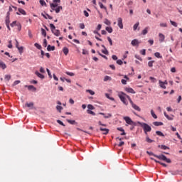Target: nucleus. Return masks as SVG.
Listing matches in <instances>:
<instances>
[{
	"label": "nucleus",
	"mask_w": 182,
	"mask_h": 182,
	"mask_svg": "<svg viewBox=\"0 0 182 182\" xmlns=\"http://www.w3.org/2000/svg\"><path fill=\"white\" fill-rule=\"evenodd\" d=\"M146 153L147 154H149V156H154V157L159 159V160H162L163 161H166V163H171V160L170 159H167V157L165 155H156L153 152L149 151H147Z\"/></svg>",
	"instance_id": "f257e3e1"
},
{
	"label": "nucleus",
	"mask_w": 182,
	"mask_h": 182,
	"mask_svg": "<svg viewBox=\"0 0 182 182\" xmlns=\"http://www.w3.org/2000/svg\"><path fill=\"white\" fill-rule=\"evenodd\" d=\"M121 102H122V103H124V105H127V101H126V97L127 99H128V100L130 101V97L126 94H124V92H120L118 95Z\"/></svg>",
	"instance_id": "f03ea898"
},
{
	"label": "nucleus",
	"mask_w": 182,
	"mask_h": 182,
	"mask_svg": "<svg viewBox=\"0 0 182 182\" xmlns=\"http://www.w3.org/2000/svg\"><path fill=\"white\" fill-rule=\"evenodd\" d=\"M139 124H140L141 127H142L145 134L147 135V133L149 132H151V127H150V125H149L144 122H139Z\"/></svg>",
	"instance_id": "7ed1b4c3"
},
{
	"label": "nucleus",
	"mask_w": 182,
	"mask_h": 182,
	"mask_svg": "<svg viewBox=\"0 0 182 182\" xmlns=\"http://www.w3.org/2000/svg\"><path fill=\"white\" fill-rule=\"evenodd\" d=\"M129 103L132 105V107H133V109H134L135 110H137V112H140V110H141L139 106L133 103V101L132 100V99H129Z\"/></svg>",
	"instance_id": "20e7f679"
},
{
	"label": "nucleus",
	"mask_w": 182,
	"mask_h": 182,
	"mask_svg": "<svg viewBox=\"0 0 182 182\" xmlns=\"http://www.w3.org/2000/svg\"><path fill=\"white\" fill-rule=\"evenodd\" d=\"M124 120L127 124H133V120L129 117H124Z\"/></svg>",
	"instance_id": "39448f33"
},
{
	"label": "nucleus",
	"mask_w": 182,
	"mask_h": 182,
	"mask_svg": "<svg viewBox=\"0 0 182 182\" xmlns=\"http://www.w3.org/2000/svg\"><path fill=\"white\" fill-rule=\"evenodd\" d=\"M117 22H118V26L120 29H123V19L122 18L119 17L117 18Z\"/></svg>",
	"instance_id": "423d86ee"
},
{
	"label": "nucleus",
	"mask_w": 182,
	"mask_h": 182,
	"mask_svg": "<svg viewBox=\"0 0 182 182\" xmlns=\"http://www.w3.org/2000/svg\"><path fill=\"white\" fill-rule=\"evenodd\" d=\"M139 43L140 42H139V40L137 39H134L131 42V45H132V46H139Z\"/></svg>",
	"instance_id": "0eeeda50"
},
{
	"label": "nucleus",
	"mask_w": 182,
	"mask_h": 182,
	"mask_svg": "<svg viewBox=\"0 0 182 182\" xmlns=\"http://www.w3.org/2000/svg\"><path fill=\"white\" fill-rule=\"evenodd\" d=\"M100 130L102 132V134H109V129L100 127Z\"/></svg>",
	"instance_id": "6e6552de"
},
{
	"label": "nucleus",
	"mask_w": 182,
	"mask_h": 182,
	"mask_svg": "<svg viewBox=\"0 0 182 182\" xmlns=\"http://www.w3.org/2000/svg\"><path fill=\"white\" fill-rule=\"evenodd\" d=\"M25 87H27L29 90L36 92V87H35L33 85H25Z\"/></svg>",
	"instance_id": "1a4fd4ad"
},
{
	"label": "nucleus",
	"mask_w": 182,
	"mask_h": 182,
	"mask_svg": "<svg viewBox=\"0 0 182 182\" xmlns=\"http://www.w3.org/2000/svg\"><path fill=\"white\" fill-rule=\"evenodd\" d=\"M159 41L164 42V39H166V37L164 36V35L161 33H159Z\"/></svg>",
	"instance_id": "9d476101"
},
{
	"label": "nucleus",
	"mask_w": 182,
	"mask_h": 182,
	"mask_svg": "<svg viewBox=\"0 0 182 182\" xmlns=\"http://www.w3.org/2000/svg\"><path fill=\"white\" fill-rule=\"evenodd\" d=\"M35 75H36V76H38V77H40V79H45V76L43 75H42L41 73H40L38 70H36L35 72Z\"/></svg>",
	"instance_id": "9b49d317"
},
{
	"label": "nucleus",
	"mask_w": 182,
	"mask_h": 182,
	"mask_svg": "<svg viewBox=\"0 0 182 182\" xmlns=\"http://www.w3.org/2000/svg\"><path fill=\"white\" fill-rule=\"evenodd\" d=\"M25 107H29L30 109H33V102L26 103Z\"/></svg>",
	"instance_id": "f8f14e48"
},
{
	"label": "nucleus",
	"mask_w": 182,
	"mask_h": 182,
	"mask_svg": "<svg viewBox=\"0 0 182 182\" xmlns=\"http://www.w3.org/2000/svg\"><path fill=\"white\" fill-rule=\"evenodd\" d=\"M100 114L104 116L105 119H110V117H112V114H107V115H105V113L100 112Z\"/></svg>",
	"instance_id": "ddd939ff"
},
{
	"label": "nucleus",
	"mask_w": 182,
	"mask_h": 182,
	"mask_svg": "<svg viewBox=\"0 0 182 182\" xmlns=\"http://www.w3.org/2000/svg\"><path fill=\"white\" fill-rule=\"evenodd\" d=\"M52 33L55 35V36H59L60 35V31L59 30H54L52 31Z\"/></svg>",
	"instance_id": "4468645a"
},
{
	"label": "nucleus",
	"mask_w": 182,
	"mask_h": 182,
	"mask_svg": "<svg viewBox=\"0 0 182 182\" xmlns=\"http://www.w3.org/2000/svg\"><path fill=\"white\" fill-rule=\"evenodd\" d=\"M50 6L52 11H55V8H58V3L50 4Z\"/></svg>",
	"instance_id": "2eb2a0df"
},
{
	"label": "nucleus",
	"mask_w": 182,
	"mask_h": 182,
	"mask_svg": "<svg viewBox=\"0 0 182 182\" xmlns=\"http://www.w3.org/2000/svg\"><path fill=\"white\" fill-rule=\"evenodd\" d=\"M159 86H160V87H161V89H166V87L164 85V82L163 81L159 80Z\"/></svg>",
	"instance_id": "dca6fc26"
},
{
	"label": "nucleus",
	"mask_w": 182,
	"mask_h": 182,
	"mask_svg": "<svg viewBox=\"0 0 182 182\" xmlns=\"http://www.w3.org/2000/svg\"><path fill=\"white\" fill-rule=\"evenodd\" d=\"M126 92H127L128 93H132V94L136 93V92H134V90H133V88H126Z\"/></svg>",
	"instance_id": "f3484780"
},
{
	"label": "nucleus",
	"mask_w": 182,
	"mask_h": 182,
	"mask_svg": "<svg viewBox=\"0 0 182 182\" xmlns=\"http://www.w3.org/2000/svg\"><path fill=\"white\" fill-rule=\"evenodd\" d=\"M47 50L48 52H50V50H55V46H50V45H48L47 47Z\"/></svg>",
	"instance_id": "a211bd4d"
},
{
	"label": "nucleus",
	"mask_w": 182,
	"mask_h": 182,
	"mask_svg": "<svg viewBox=\"0 0 182 182\" xmlns=\"http://www.w3.org/2000/svg\"><path fill=\"white\" fill-rule=\"evenodd\" d=\"M63 52L64 55H68V53H69V48H68L67 47H64L63 49Z\"/></svg>",
	"instance_id": "6ab92c4d"
},
{
	"label": "nucleus",
	"mask_w": 182,
	"mask_h": 182,
	"mask_svg": "<svg viewBox=\"0 0 182 182\" xmlns=\"http://www.w3.org/2000/svg\"><path fill=\"white\" fill-rule=\"evenodd\" d=\"M68 123L70 124H77V122L75 120L67 119Z\"/></svg>",
	"instance_id": "aec40b11"
},
{
	"label": "nucleus",
	"mask_w": 182,
	"mask_h": 182,
	"mask_svg": "<svg viewBox=\"0 0 182 182\" xmlns=\"http://www.w3.org/2000/svg\"><path fill=\"white\" fill-rule=\"evenodd\" d=\"M154 126H163V122H154L153 123Z\"/></svg>",
	"instance_id": "412c9836"
},
{
	"label": "nucleus",
	"mask_w": 182,
	"mask_h": 182,
	"mask_svg": "<svg viewBox=\"0 0 182 182\" xmlns=\"http://www.w3.org/2000/svg\"><path fill=\"white\" fill-rule=\"evenodd\" d=\"M60 9H63V7L61 6H59L56 9H55L54 11H55L56 14H59L60 12Z\"/></svg>",
	"instance_id": "4be33fe9"
},
{
	"label": "nucleus",
	"mask_w": 182,
	"mask_h": 182,
	"mask_svg": "<svg viewBox=\"0 0 182 182\" xmlns=\"http://www.w3.org/2000/svg\"><path fill=\"white\" fill-rule=\"evenodd\" d=\"M99 5L101 9H105V11H107V8H106V6H105V5L102 4V2H99Z\"/></svg>",
	"instance_id": "5701e85b"
},
{
	"label": "nucleus",
	"mask_w": 182,
	"mask_h": 182,
	"mask_svg": "<svg viewBox=\"0 0 182 182\" xmlns=\"http://www.w3.org/2000/svg\"><path fill=\"white\" fill-rule=\"evenodd\" d=\"M164 114L165 117H166V119H168V120H173V117L168 116V114H167V113L166 112H164Z\"/></svg>",
	"instance_id": "b1692460"
},
{
	"label": "nucleus",
	"mask_w": 182,
	"mask_h": 182,
	"mask_svg": "<svg viewBox=\"0 0 182 182\" xmlns=\"http://www.w3.org/2000/svg\"><path fill=\"white\" fill-rule=\"evenodd\" d=\"M154 56H156V58H159V59H161L163 58V56H161V55H160V53L159 52L155 53Z\"/></svg>",
	"instance_id": "393cba45"
},
{
	"label": "nucleus",
	"mask_w": 182,
	"mask_h": 182,
	"mask_svg": "<svg viewBox=\"0 0 182 182\" xmlns=\"http://www.w3.org/2000/svg\"><path fill=\"white\" fill-rule=\"evenodd\" d=\"M156 134H157V136H161V137H164V134H163V132L160 131H156Z\"/></svg>",
	"instance_id": "a878e982"
},
{
	"label": "nucleus",
	"mask_w": 182,
	"mask_h": 182,
	"mask_svg": "<svg viewBox=\"0 0 182 182\" xmlns=\"http://www.w3.org/2000/svg\"><path fill=\"white\" fill-rule=\"evenodd\" d=\"M87 112L88 113V114H92V116H96V113H95V112H93L90 109H87Z\"/></svg>",
	"instance_id": "bb28decb"
},
{
	"label": "nucleus",
	"mask_w": 182,
	"mask_h": 182,
	"mask_svg": "<svg viewBox=\"0 0 182 182\" xmlns=\"http://www.w3.org/2000/svg\"><path fill=\"white\" fill-rule=\"evenodd\" d=\"M18 12H20V14H21V15H26V11H25V10H23L22 9H18Z\"/></svg>",
	"instance_id": "cd10ccee"
},
{
	"label": "nucleus",
	"mask_w": 182,
	"mask_h": 182,
	"mask_svg": "<svg viewBox=\"0 0 182 182\" xmlns=\"http://www.w3.org/2000/svg\"><path fill=\"white\" fill-rule=\"evenodd\" d=\"M105 29L109 33H112V32H113V28L112 27H106Z\"/></svg>",
	"instance_id": "c85d7f7f"
},
{
	"label": "nucleus",
	"mask_w": 182,
	"mask_h": 182,
	"mask_svg": "<svg viewBox=\"0 0 182 182\" xmlns=\"http://www.w3.org/2000/svg\"><path fill=\"white\" fill-rule=\"evenodd\" d=\"M151 114L154 119H157V115L154 113V111L153 109L151 110Z\"/></svg>",
	"instance_id": "c756f323"
},
{
	"label": "nucleus",
	"mask_w": 182,
	"mask_h": 182,
	"mask_svg": "<svg viewBox=\"0 0 182 182\" xmlns=\"http://www.w3.org/2000/svg\"><path fill=\"white\" fill-rule=\"evenodd\" d=\"M4 79L7 80V82H9V80H11V75H6Z\"/></svg>",
	"instance_id": "7c9ffc66"
},
{
	"label": "nucleus",
	"mask_w": 182,
	"mask_h": 182,
	"mask_svg": "<svg viewBox=\"0 0 182 182\" xmlns=\"http://www.w3.org/2000/svg\"><path fill=\"white\" fill-rule=\"evenodd\" d=\"M50 28L51 32H53V31L56 30V27L53 23L50 24Z\"/></svg>",
	"instance_id": "2f4dec72"
},
{
	"label": "nucleus",
	"mask_w": 182,
	"mask_h": 182,
	"mask_svg": "<svg viewBox=\"0 0 182 182\" xmlns=\"http://www.w3.org/2000/svg\"><path fill=\"white\" fill-rule=\"evenodd\" d=\"M41 34L43 36H44V38H46V31L45 29L41 28Z\"/></svg>",
	"instance_id": "473e14b6"
},
{
	"label": "nucleus",
	"mask_w": 182,
	"mask_h": 182,
	"mask_svg": "<svg viewBox=\"0 0 182 182\" xmlns=\"http://www.w3.org/2000/svg\"><path fill=\"white\" fill-rule=\"evenodd\" d=\"M56 109L58 110V112H60V113L62 112V110H63V107L60 105H57Z\"/></svg>",
	"instance_id": "72a5a7b5"
},
{
	"label": "nucleus",
	"mask_w": 182,
	"mask_h": 182,
	"mask_svg": "<svg viewBox=\"0 0 182 182\" xmlns=\"http://www.w3.org/2000/svg\"><path fill=\"white\" fill-rule=\"evenodd\" d=\"M0 68H2L3 69H6V65L3 62H0Z\"/></svg>",
	"instance_id": "f704fd0d"
},
{
	"label": "nucleus",
	"mask_w": 182,
	"mask_h": 182,
	"mask_svg": "<svg viewBox=\"0 0 182 182\" xmlns=\"http://www.w3.org/2000/svg\"><path fill=\"white\" fill-rule=\"evenodd\" d=\"M107 80H112V77L106 75L104 78V82H107Z\"/></svg>",
	"instance_id": "c9c22d12"
},
{
	"label": "nucleus",
	"mask_w": 182,
	"mask_h": 182,
	"mask_svg": "<svg viewBox=\"0 0 182 182\" xmlns=\"http://www.w3.org/2000/svg\"><path fill=\"white\" fill-rule=\"evenodd\" d=\"M104 23H105V25H110L112 23L110 22V21H109V19L107 18H105V21H104Z\"/></svg>",
	"instance_id": "e433bc0d"
},
{
	"label": "nucleus",
	"mask_w": 182,
	"mask_h": 182,
	"mask_svg": "<svg viewBox=\"0 0 182 182\" xmlns=\"http://www.w3.org/2000/svg\"><path fill=\"white\" fill-rule=\"evenodd\" d=\"M159 147L162 149V150H167V149H168V147L166 145H161V146L159 145Z\"/></svg>",
	"instance_id": "4c0bfd02"
},
{
	"label": "nucleus",
	"mask_w": 182,
	"mask_h": 182,
	"mask_svg": "<svg viewBox=\"0 0 182 182\" xmlns=\"http://www.w3.org/2000/svg\"><path fill=\"white\" fill-rule=\"evenodd\" d=\"M43 46H44V48H46V46H48V41H46V38L43 39Z\"/></svg>",
	"instance_id": "58836bf2"
},
{
	"label": "nucleus",
	"mask_w": 182,
	"mask_h": 182,
	"mask_svg": "<svg viewBox=\"0 0 182 182\" xmlns=\"http://www.w3.org/2000/svg\"><path fill=\"white\" fill-rule=\"evenodd\" d=\"M149 28H145L143 31H142V35H147V32H148V30Z\"/></svg>",
	"instance_id": "ea45409f"
},
{
	"label": "nucleus",
	"mask_w": 182,
	"mask_h": 182,
	"mask_svg": "<svg viewBox=\"0 0 182 182\" xmlns=\"http://www.w3.org/2000/svg\"><path fill=\"white\" fill-rule=\"evenodd\" d=\"M34 46H36V48H37V49H42V46H41L40 44H38V43H36L34 44Z\"/></svg>",
	"instance_id": "a19ab883"
},
{
	"label": "nucleus",
	"mask_w": 182,
	"mask_h": 182,
	"mask_svg": "<svg viewBox=\"0 0 182 182\" xmlns=\"http://www.w3.org/2000/svg\"><path fill=\"white\" fill-rule=\"evenodd\" d=\"M139 22H137L136 23H135L134 25V27H133L134 31H136L137 29V28H139Z\"/></svg>",
	"instance_id": "79ce46f5"
},
{
	"label": "nucleus",
	"mask_w": 182,
	"mask_h": 182,
	"mask_svg": "<svg viewBox=\"0 0 182 182\" xmlns=\"http://www.w3.org/2000/svg\"><path fill=\"white\" fill-rule=\"evenodd\" d=\"M171 24L174 26L175 28H177V23L176 21H170Z\"/></svg>",
	"instance_id": "37998d69"
},
{
	"label": "nucleus",
	"mask_w": 182,
	"mask_h": 182,
	"mask_svg": "<svg viewBox=\"0 0 182 182\" xmlns=\"http://www.w3.org/2000/svg\"><path fill=\"white\" fill-rule=\"evenodd\" d=\"M102 53H104V55H109V51L106 48H104V50H102Z\"/></svg>",
	"instance_id": "c03bdc74"
},
{
	"label": "nucleus",
	"mask_w": 182,
	"mask_h": 182,
	"mask_svg": "<svg viewBox=\"0 0 182 182\" xmlns=\"http://www.w3.org/2000/svg\"><path fill=\"white\" fill-rule=\"evenodd\" d=\"M107 41L109 42V45L111 46H113V41H112V38L110 37H107Z\"/></svg>",
	"instance_id": "a18cd8bd"
},
{
	"label": "nucleus",
	"mask_w": 182,
	"mask_h": 182,
	"mask_svg": "<svg viewBox=\"0 0 182 182\" xmlns=\"http://www.w3.org/2000/svg\"><path fill=\"white\" fill-rule=\"evenodd\" d=\"M153 63H154V60L149 61V62L148 63V66H149V68H153Z\"/></svg>",
	"instance_id": "49530a36"
},
{
	"label": "nucleus",
	"mask_w": 182,
	"mask_h": 182,
	"mask_svg": "<svg viewBox=\"0 0 182 182\" xmlns=\"http://www.w3.org/2000/svg\"><path fill=\"white\" fill-rule=\"evenodd\" d=\"M86 92L87 93H90V95H92V96H93V95H95V92L92 90H87Z\"/></svg>",
	"instance_id": "de8ad7c7"
},
{
	"label": "nucleus",
	"mask_w": 182,
	"mask_h": 182,
	"mask_svg": "<svg viewBox=\"0 0 182 182\" xmlns=\"http://www.w3.org/2000/svg\"><path fill=\"white\" fill-rule=\"evenodd\" d=\"M160 26L161 28H167V23H160Z\"/></svg>",
	"instance_id": "09e8293b"
},
{
	"label": "nucleus",
	"mask_w": 182,
	"mask_h": 182,
	"mask_svg": "<svg viewBox=\"0 0 182 182\" xmlns=\"http://www.w3.org/2000/svg\"><path fill=\"white\" fill-rule=\"evenodd\" d=\"M87 107H88V110H93L95 109V107H93V105H88Z\"/></svg>",
	"instance_id": "8fccbe9b"
},
{
	"label": "nucleus",
	"mask_w": 182,
	"mask_h": 182,
	"mask_svg": "<svg viewBox=\"0 0 182 182\" xmlns=\"http://www.w3.org/2000/svg\"><path fill=\"white\" fill-rule=\"evenodd\" d=\"M40 4L41 5H42V6H46V2H45V1L43 0H40Z\"/></svg>",
	"instance_id": "3c124183"
},
{
	"label": "nucleus",
	"mask_w": 182,
	"mask_h": 182,
	"mask_svg": "<svg viewBox=\"0 0 182 182\" xmlns=\"http://www.w3.org/2000/svg\"><path fill=\"white\" fill-rule=\"evenodd\" d=\"M19 83H21V80H16L13 83V86H16V85H19Z\"/></svg>",
	"instance_id": "603ef678"
},
{
	"label": "nucleus",
	"mask_w": 182,
	"mask_h": 182,
	"mask_svg": "<svg viewBox=\"0 0 182 182\" xmlns=\"http://www.w3.org/2000/svg\"><path fill=\"white\" fill-rule=\"evenodd\" d=\"M147 143H153V140H151L150 138H149V136L146 138Z\"/></svg>",
	"instance_id": "864d4df0"
},
{
	"label": "nucleus",
	"mask_w": 182,
	"mask_h": 182,
	"mask_svg": "<svg viewBox=\"0 0 182 182\" xmlns=\"http://www.w3.org/2000/svg\"><path fill=\"white\" fill-rule=\"evenodd\" d=\"M66 75H68V76H75V73H70V72H65Z\"/></svg>",
	"instance_id": "5fc2aeb1"
},
{
	"label": "nucleus",
	"mask_w": 182,
	"mask_h": 182,
	"mask_svg": "<svg viewBox=\"0 0 182 182\" xmlns=\"http://www.w3.org/2000/svg\"><path fill=\"white\" fill-rule=\"evenodd\" d=\"M80 29H85V23H81L79 24Z\"/></svg>",
	"instance_id": "6e6d98bb"
},
{
	"label": "nucleus",
	"mask_w": 182,
	"mask_h": 182,
	"mask_svg": "<svg viewBox=\"0 0 182 182\" xmlns=\"http://www.w3.org/2000/svg\"><path fill=\"white\" fill-rule=\"evenodd\" d=\"M17 49L19 50L20 53H23V47H18Z\"/></svg>",
	"instance_id": "4d7b16f0"
},
{
	"label": "nucleus",
	"mask_w": 182,
	"mask_h": 182,
	"mask_svg": "<svg viewBox=\"0 0 182 182\" xmlns=\"http://www.w3.org/2000/svg\"><path fill=\"white\" fill-rule=\"evenodd\" d=\"M140 54L144 56L146 55V50L145 49L141 50L140 51Z\"/></svg>",
	"instance_id": "13d9d810"
},
{
	"label": "nucleus",
	"mask_w": 182,
	"mask_h": 182,
	"mask_svg": "<svg viewBox=\"0 0 182 182\" xmlns=\"http://www.w3.org/2000/svg\"><path fill=\"white\" fill-rule=\"evenodd\" d=\"M57 123H58V124H60L61 126L65 127V124H63V123L62 122V121H60V120H59V119L57 120Z\"/></svg>",
	"instance_id": "bf43d9fd"
},
{
	"label": "nucleus",
	"mask_w": 182,
	"mask_h": 182,
	"mask_svg": "<svg viewBox=\"0 0 182 182\" xmlns=\"http://www.w3.org/2000/svg\"><path fill=\"white\" fill-rule=\"evenodd\" d=\"M40 72H41V73H45V68H43V67H41L40 68Z\"/></svg>",
	"instance_id": "052dcab7"
},
{
	"label": "nucleus",
	"mask_w": 182,
	"mask_h": 182,
	"mask_svg": "<svg viewBox=\"0 0 182 182\" xmlns=\"http://www.w3.org/2000/svg\"><path fill=\"white\" fill-rule=\"evenodd\" d=\"M89 52L85 49L82 50V55H88Z\"/></svg>",
	"instance_id": "680f3d73"
},
{
	"label": "nucleus",
	"mask_w": 182,
	"mask_h": 182,
	"mask_svg": "<svg viewBox=\"0 0 182 182\" xmlns=\"http://www.w3.org/2000/svg\"><path fill=\"white\" fill-rule=\"evenodd\" d=\"M117 65H123V61L122 60H117Z\"/></svg>",
	"instance_id": "e2e57ef3"
},
{
	"label": "nucleus",
	"mask_w": 182,
	"mask_h": 182,
	"mask_svg": "<svg viewBox=\"0 0 182 182\" xmlns=\"http://www.w3.org/2000/svg\"><path fill=\"white\" fill-rule=\"evenodd\" d=\"M149 79H150V80H151V82H153V83H155V82H156V78H154L153 77H150Z\"/></svg>",
	"instance_id": "0e129e2a"
},
{
	"label": "nucleus",
	"mask_w": 182,
	"mask_h": 182,
	"mask_svg": "<svg viewBox=\"0 0 182 182\" xmlns=\"http://www.w3.org/2000/svg\"><path fill=\"white\" fill-rule=\"evenodd\" d=\"M102 29V25L101 24H98L97 26V31H100Z\"/></svg>",
	"instance_id": "69168bd1"
},
{
	"label": "nucleus",
	"mask_w": 182,
	"mask_h": 182,
	"mask_svg": "<svg viewBox=\"0 0 182 182\" xmlns=\"http://www.w3.org/2000/svg\"><path fill=\"white\" fill-rule=\"evenodd\" d=\"M84 15L86 18L89 17V13L87 11H84Z\"/></svg>",
	"instance_id": "338daca9"
},
{
	"label": "nucleus",
	"mask_w": 182,
	"mask_h": 182,
	"mask_svg": "<svg viewBox=\"0 0 182 182\" xmlns=\"http://www.w3.org/2000/svg\"><path fill=\"white\" fill-rule=\"evenodd\" d=\"M9 22H10V21H9V18L7 17V18H6V25H9Z\"/></svg>",
	"instance_id": "774afa93"
}]
</instances>
